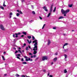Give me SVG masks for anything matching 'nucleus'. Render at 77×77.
<instances>
[{
  "mask_svg": "<svg viewBox=\"0 0 77 77\" xmlns=\"http://www.w3.org/2000/svg\"><path fill=\"white\" fill-rule=\"evenodd\" d=\"M49 75H50V74L49 73H48V76H49Z\"/></svg>",
  "mask_w": 77,
  "mask_h": 77,
  "instance_id": "nucleus-59",
  "label": "nucleus"
},
{
  "mask_svg": "<svg viewBox=\"0 0 77 77\" xmlns=\"http://www.w3.org/2000/svg\"><path fill=\"white\" fill-rule=\"evenodd\" d=\"M31 58H33V56H31Z\"/></svg>",
  "mask_w": 77,
  "mask_h": 77,
  "instance_id": "nucleus-55",
  "label": "nucleus"
},
{
  "mask_svg": "<svg viewBox=\"0 0 77 77\" xmlns=\"http://www.w3.org/2000/svg\"><path fill=\"white\" fill-rule=\"evenodd\" d=\"M32 20H31V21H30L29 22V23H32Z\"/></svg>",
  "mask_w": 77,
  "mask_h": 77,
  "instance_id": "nucleus-60",
  "label": "nucleus"
},
{
  "mask_svg": "<svg viewBox=\"0 0 77 77\" xmlns=\"http://www.w3.org/2000/svg\"><path fill=\"white\" fill-rule=\"evenodd\" d=\"M27 41H28V42L29 44H30L31 42H32V41L31 40H30V41H29V40H27Z\"/></svg>",
  "mask_w": 77,
  "mask_h": 77,
  "instance_id": "nucleus-8",
  "label": "nucleus"
},
{
  "mask_svg": "<svg viewBox=\"0 0 77 77\" xmlns=\"http://www.w3.org/2000/svg\"><path fill=\"white\" fill-rule=\"evenodd\" d=\"M34 57H36V55H34L33 56Z\"/></svg>",
  "mask_w": 77,
  "mask_h": 77,
  "instance_id": "nucleus-50",
  "label": "nucleus"
},
{
  "mask_svg": "<svg viewBox=\"0 0 77 77\" xmlns=\"http://www.w3.org/2000/svg\"><path fill=\"white\" fill-rule=\"evenodd\" d=\"M39 18L40 20H42V18L41 17V16H39Z\"/></svg>",
  "mask_w": 77,
  "mask_h": 77,
  "instance_id": "nucleus-37",
  "label": "nucleus"
},
{
  "mask_svg": "<svg viewBox=\"0 0 77 77\" xmlns=\"http://www.w3.org/2000/svg\"><path fill=\"white\" fill-rule=\"evenodd\" d=\"M28 47L29 49H32V48H31V47H30V45H28Z\"/></svg>",
  "mask_w": 77,
  "mask_h": 77,
  "instance_id": "nucleus-38",
  "label": "nucleus"
},
{
  "mask_svg": "<svg viewBox=\"0 0 77 77\" xmlns=\"http://www.w3.org/2000/svg\"><path fill=\"white\" fill-rule=\"evenodd\" d=\"M53 8H51L50 9V12H52L53 11Z\"/></svg>",
  "mask_w": 77,
  "mask_h": 77,
  "instance_id": "nucleus-34",
  "label": "nucleus"
},
{
  "mask_svg": "<svg viewBox=\"0 0 77 77\" xmlns=\"http://www.w3.org/2000/svg\"><path fill=\"white\" fill-rule=\"evenodd\" d=\"M29 55H30L31 56H32V54L31 53H29Z\"/></svg>",
  "mask_w": 77,
  "mask_h": 77,
  "instance_id": "nucleus-40",
  "label": "nucleus"
},
{
  "mask_svg": "<svg viewBox=\"0 0 77 77\" xmlns=\"http://www.w3.org/2000/svg\"><path fill=\"white\" fill-rule=\"evenodd\" d=\"M4 54H6V52H4Z\"/></svg>",
  "mask_w": 77,
  "mask_h": 77,
  "instance_id": "nucleus-57",
  "label": "nucleus"
},
{
  "mask_svg": "<svg viewBox=\"0 0 77 77\" xmlns=\"http://www.w3.org/2000/svg\"><path fill=\"white\" fill-rule=\"evenodd\" d=\"M21 36L23 37H24V35H22Z\"/></svg>",
  "mask_w": 77,
  "mask_h": 77,
  "instance_id": "nucleus-63",
  "label": "nucleus"
},
{
  "mask_svg": "<svg viewBox=\"0 0 77 77\" xmlns=\"http://www.w3.org/2000/svg\"><path fill=\"white\" fill-rule=\"evenodd\" d=\"M19 13H20V14H23V13L22 12H21V11H19Z\"/></svg>",
  "mask_w": 77,
  "mask_h": 77,
  "instance_id": "nucleus-26",
  "label": "nucleus"
},
{
  "mask_svg": "<svg viewBox=\"0 0 77 77\" xmlns=\"http://www.w3.org/2000/svg\"><path fill=\"white\" fill-rule=\"evenodd\" d=\"M45 59H47V57H43L42 58V60H45Z\"/></svg>",
  "mask_w": 77,
  "mask_h": 77,
  "instance_id": "nucleus-6",
  "label": "nucleus"
},
{
  "mask_svg": "<svg viewBox=\"0 0 77 77\" xmlns=\"http://www.w3.org/2000/svg\"><path fill=\"white\" fill-rule=\"evenodd\" d=\"M45 26V24H44L42 28V29H44V27Z\"/></svg>",
  "mask_w": 77,
  "mask_h": 77,
  "instance_id": "nucleus-31",
  "label": "nucleus"
},
{
  "mask_svg": "<svg viewBox=\"0 0 77 77\" xmlns=\"http://www.w3.org/2000/svg\"><path fill=\"white\" fill-rule=\"evenodd\" d=\"M12 17V15H10V18H11Z\"/></svg>",
  "mask_w": 77,
  "mask_h": 77,
  "instance_id": "nucleus-56",
  "label": "nucleus"
},
{
  "mask_svg": "<svg viewBox=\"0 0 77 77\" xmlns=\"http://www.w3.org/2000/svg\"><path fill=\"white\" fill-rule=\"evenodd\" d=\"M22 33H23V34L24 35H27V33H26V32H23Z\"/></svg>",
  "mask_w": 77,
  "mask_h": 77,
  "instance_id": "nucleus-13",
  "label": "nucleus"
},
{
  "mask_svg": "<svg viewBox=\"0 0 77 77\" xmlns=\"http://www.w3.org/2000/svg\"><path fill=\"white\" fill-rule=\"evenodd\" d=\"M3 6H4V7H6V5H5V4H3Z\"/></svg>",
  "mask_w": 77,
  "mask_h": 77,
  "instance_id": "nucleus-39",
  "label": "nucleus"
},
{
  "mask_svg": "<svg viewBox=\"0 0 77 77\" xmlns=\"http://www.w3.org/2000/svg\"><path fill=\"white\" fill-rule=\"evenodd\" d=\"M10 15H12V13H10Z\"/></svg>",
  "mask_w": 77,
  "mask_h": 77,
  "instance_id": "nucleus-41",
  "label": "nucleus"
},
{
  "mask_svg": "<svg viewBox=\"0 0 77 77\" xmlns=\"http://www.w3.org/2000/svg\"><path fill=\"white\" fill-rule=\"evenodd\" d=\"M23 64H27V63L26 62H23Z\"/></svg>",
  "mask_w": 77,
  "mask_h": 77,
  "instance_id": "nucleus-28",
  "label": "nucleus"
},
{
  "mask_svg": "<svg viewBox=\"0 0 77 77\" xmlns=\"http://www.w3.org/2000/svg\"><path fill=\"white\" fill-rule=\"evenodd\" d=\"M53 77V76H52V75H49V77Z\"/></svg>",
  "mask_w": 77,
  "mask_h": 77,
  "instance_id": "nucleus-53",
  "label": "nucleus"
},
{
  "mask_svg": "<svg viewBox=\"0 0 77 77\" xmlns=\"http://www.w3.org/2000/svg\"><path fill=\"white\" fill-rule=\"evenodd\" d=\"M38 40H35V41H33L32 43H35V44L34 45V47L33 50L34 52L33 54H36L37 53V50H38V42H37Z\"/></svg>",
  "mask_w": 77,
  "mask_h": 77,
  "instance_id": "nucleus-1",
  "label": "nucleus"
},
{
  "mask_svg": "<svg viewBox=\"0 0 77 77\" xmlns=\"http://www.w3.org/2000/svg\"><path fill=\"white\" fill-rule=\"evenodd\" d=\"M13 49H14V50H16V48H14Z\"/></svg>",
  "mask_w": 77,
  "mask_h": 77,
  "instance_id": "nucleus-62",
  "label": "nucleus"
},
{
  "mask_svg": "<svg viewBox=\"0 0 77 77\" xmlns=\"http://www.w3.org/2000/svg\"><path fill=\"white\" fill-rule=\"evenodd\" d=\"M68 6L69 7V8H71L72 6V5H68Z\"/></svg>",
  "mask_w": 77,
  "mask_h": 77,
  "instance_id": "nucleus-11",
  "label": "nucleus"
},
{
  "mask_svg": "<svg viewBox=\"0 0 77 77\" xmlns=\"http://www.w3.org/2000/svg\"><path fill=\"white\" fill-rule=\"evenodd\" d=\"M53 5H52L51 6V9H53Z\"/></svg>",
  "mask_w": 77,
  "mask_h": 77,
  "instance_id": "nucleus-35",
  "label": "nucleus"
},
{
  "mask_svg": "<svg viewBox=\"0 0 77 77\" xmlns=\"http://www.w3.org/2000/svg\"><path fill=\"white\" fill-rule=\"evenodd\" d=\"M21 77H25V75H21Z\"/></svg>",
  "mask_w": 77,
  "mask_h": 77,
  "instance_id": "nucleus-45",
  "label": "nucleus"
},
{
  "mask_svg": "<svg viewBox=\"0 0 77 77\" xmlns=\"http://www.w3.org/2000/svg\"><path fill=\"white\" fill-rule=\"evenodd\" d=\"M4 76H6V75H7V74H5L4 75Z\"/></svg>",
  "mask_w": 77,
  "mask_h": 77,
  "instance_id": "nucleus-52",
  "label": "nucleus"
},
{
  "mask_svg": "<svg viewBox=\"0 0 77 77\" xmlns=\"http://www.w3.org/2000/svg\"><path fill=\"white\" fill-rule=\"evenodd\" d=\"M18 53L17 51H16L15 52V53L16 54V53Z\"/></svg>",
  "mask_w": 77,
  "mask_h": 77,
  "instance_id": "nucleus-48",
  "label": "nucleus"
},
{
  "mask_svg": "<svg viewBox=\"0 0 77 77\" xmlns=\"http://www.w3.org/2000/svg\"><path fill=\"white\" fill-rule=\"evenodd\" d=\"M20 34H21V33L20 32H19L17 33H15V34H14L13 35V37L14 38H15V35H16L15 36V37H16V38H17L18 37V35H20Z\"/></svg>",
  "mask_w": 77,
  "mask_h": 77,
  "instance_id": "nucleus-3",
  "label": "nucleus"
},
{
  "mask_svg": "<svg viewBox=\"0 0 77 77\" xmlns=\"http://www.w3.org/2000/svg\"><path fill=\"white\" fill-rule=\"evenodd\" d=\"M68 45V43H66L64 45V46H66V45Z\"/></svg>",
  "mask_w": 77,
  "mask_h": 77,
  "instance_id": "nucleus-29",
  "label": "nucleus"
},
{
  "mask_svg": "<svg viewBox=\"0 0 77 77\" xmlns=\"http://www.w3.org/2000/svg\"><path fill=\"white\" fill-rule=\"evenodd\" d=\"M56 29V27H53V29Z\"/></svg>",
  "mask_w": 77,
  "mask_h": 77,
  "instance_id": "nucleus-49",
  "label": "nucleus"
},
{
  "mask_svg": "<svg viewBox=\"0 0 77 77\" xmlns=\"http://www.w3.org/2000/svg\"><path fill=\"white\" fill-rule=\"evenodd\" d=\"M20 16V14L19 13H17V17H19Z\"/></svg>",
  "mask_w": 77,
  "mask_h": 77,
  "instance_id": "nucleus-24",
  "label": "nucleus"
},
{
  "mask_svg": "<svg viewBox=\"0 0 77 77\" xmlns=\"http://www.w3.org/2000/svg\"><path fill=\"white\" fill-rule=\"evenodd\" d=\"M2 58L3 60H5V57L4 56H2Z\"/></svg>",
  "mask_w": 77,
  "mask_h": 77,
  "instance_id": "nucleus-21",
  "label": "nucleus"
},
{
  "mask_svg": "<svg viewBox=\"0 0 77 77\" xmlns=\"http://www.w3.org/2000/svg\"><path fill=\"white\" fill-rule=\"evenodd\" d=\"M64 73H66L67 72V71H66V69H65L64 71Z\"/></svg>",
  "mask_w": 77,
  "mask_h": 77,
  "instance_id": "nucleus-23",
  "label": "nucleus"
},
{
  "mask_svg": "<svg viewBox=\"0 0 77 77\" xmlns=\"http://www.w3.org/2000/svg\"><path fill=\"white\" fill-rule=\"evenodd\" d=\"M24 57L25 58V59H27V58H28V57H26V56H24Z\"/></svg>",
  "mask_w": 77,
  "mask_h": 77,
  "instance_id": "nucleus-30",
  "label": "nucleus"
},
{
  "mask_svg": "<svg viewBox=\"0 0 77 77\" xmlns=\"http://www.w3.org/2000/svg\"><path fill=\"white\" fill-rule=\"evenodd\" d=\"M64 17L63 16H61L59 18H58V20H60V19H62V18H63Z\"/></svg>",
  "mask_w": 77,
  "mask_h": 77,
  "instance_id": "nucleus-10",
  "label": "nucleus"
},
{
  "mask_svg": "<svg viewBox=\"0 0 77 77\" xmlns=\"http://www.w3.org/2000/svg\"><path fill=\"white\" fill-rule=\"evenodd\" d=\"M23 59H24L23 58H22V59H21V61H22V62L23 61V60H24Z\"/></svg>",
  "mask_w": 77,
  "mask_h": 77,
  "instance_id": "nucleus-46",
  "label": "nucleus"
},
{
  "mask_svg": "<svg viewBox=\"0 0 77 77\" xmlns=\"http://www.w3.org/2000/svg\"><path fill=\"white\" fill-rule=\"evenodd\" d=\"M51 43V42H50V40H48V45H49L50 44V43Z\"/></svg>",
  "mask_w": 77,
  "mask_h": 77,
  "instance_id": "nucleus-7",
  "label": "nucleus"
},
{
  "mask_svg": "<svg viewBox=\"0 0 77 77\" xmlns=\"http://www.w3.org/2000/svg\"><path fill=\"white\" fill-rule=\"evenodd\" d=\"M32 13L33 15L35 14V12L34 11H32Z\"/></svg>",
  "mask_w": 77,
  "mask_h": 77,
  "instance_id": "nucleus-19",
  "label": "nucleus"
},
{
  "mask_svg": "<svg viewBox=\"0 0 77 77\" xmlns=\"http://www.w3.org/2000/svg\"><path fill=\"white\" fill-rule=\"evenodd\" d=\"M43 72H45V71H46V70L45 69L43 70Z\"/></svg>",
  "mask_w": 77,
  "mask_h": 77,
  "instance_id": "nucleus-54",
  "label": "nucleus"
},
{
  "mask_svg": "<svg viewBox=\"0 0 77 77\" xmlns=\"http://www.w3.org/2000/svg\"><path fill=\"white\" fill-rule=\"evenodd\" d=\"M50 15H51V13H49L47 17H49L50 16Z\"/></svg>",
  "mask_w": 77,
  "mask_h": 77,
  "instance_id": "nucleus-15",
  "label": "nucleus"
},
{
  "mask_svg": "<svg viewBox=\"0 0 77 77\" xmlns=\"http://www.w3.org/2000/svg\"><path fill=\"white\" fill-rule=\"evenodd\" d=\"M56 7H55L54 10L53 11V12H54L56 11Z\"/></svg>",
  "mask_w": 77,
  "mask_h": 77,
  "instance_id": "nucleus-22",
  "label": "nucleus"
},
{
  "mask_svg": "<svg viewBox=\"0 0 77 77\" xmlns=\"http://www.w3.org/2000/svg\"><path fill=\"white\" fill-rule=\"evenodd\" d=\"M55 55H57V52H56L55 54Z\"/></svg>",
  "mask_w": 77,
  "mask_h": 77,
  "instance_id": "nucleus-44",
  "label": "nucleus"
},
{
  "mask_svg": "<svg viewBox=\"0 0 77 77\" xmlns=\"http://www.w3.org/2000/svg\"><path fill=\"white\" fill-rule=\"evenodd\" d=\"M64 56L65 57V59H66L67 57V56L66 55H64Z\"/></svg>",
  "mask_w": 77,
  "mask_h": 77,
  "instance_id": "nucleus-25",
  "label": "nucleus"
},
{
  "mask_svg": "<svg viewBox=\"0 0 77 77\" xmlns=\"http://www.w3.org/2000/svg\"><path fill=\"white\" fill-rule=\"evenodd\" d=\"M25 60L26 61H28V60H30V58H29L28 60L27 59H26Z\"/></svg>",
  "mask_w": 77,
  "mask_h": 77,
  "instance_id": "nucleus-17",
  "label": "nucleus"
},
{
  "mask_svg": "<svg viewBox=\"0 0 77 77\" xmlns=\"http://www.w3.org/2000/svg\"><path fill=\"white\" fill-rule=\"evenodd\" d=\"M25 50L27 51L29 50V47H26V48L25 49Z\"/></svg>",
  "mask_w": 77,
  "mask_h": 77,
  "instance_id": "nucleus-16",
  "label": "nucleus"
},
{
  "mask_svg": "<svg viewBox=\"0 0 77 77\" xmlns=\"http://www.w3.org/2000/svg\"><path fill=\"white\" fill-rule=\"evenodd\" d=\"M0 8H1V9H3V10H4V7L2 6H0Z\"/></svg>",
  "mask_w": 77,
  "mask_h": 77,
  "instance_id": "nucleus-20",
  "label": "nucleus"
},
{
  "mask_svg": "<svg viewBox=\"0 0 77 77\" xmlns=\"http://www.w3.org/2000/svg\"><path fill=\"white\" fill-rule=\"evenodd\" d=\"M17 59H20V57H17Z\"/></svg>",
  "mask_w": 77,
  "mask_h": 77,
  "instance_id": "nucleus-43",
  "label": "nucleus"
},
{
  "mask_svg": "<svg viewBox=\"0 0 77 77\" xmlns=\"http://www.w3.org/2000/svg\"><path fill=\"white\" fill-rule=\"evenodd\" d=\"M32 40H35V37H34L33 36H32Z\"/></svg>",
  "mask_w": 77,
  "mask_h": 77,
  "instance_id": "nucleus-27",
  "label": "nucleus"
},
{
  "mask_svg": "<svg viewBox=\"0 0 77 77\" xmlns=\"http://www.w3.org/2000/svg\"><path fill=\"white\" fill-rule=\"evenodd\" d=\"M22 3H23V2H24V1H25V0H21Z\"/></svg>",
  "mask_w": 77,
  "mask_h": 77,
  "instance_id": "nucleus-42",
  "label": "nucleus"
},
{
  "mask_svg": "<svg viewBox=\"0 0 77 77\" xmlns=\"http://www.w3.org/2000/svg\"><path fill=\"white\" fill-rule=\"evenodd\" d=\"M16 56H20V54H18L16 55Z\"/></svg>",
  "mask_w": 77,
  "mask_h": 77,
  "instance_id": "nucleus-47",
  "label": "nucleus"
},
{
  "mask_svg": "<svg viewBox=\"0 0 77 77\" xmlns=\"http://www.w3.org/2000/svg\"><path fill=\"white\" fill-rule=\"evenodd\" d=\"M62 14H64V17H66V13H63Z\"/></svg>",
  "mask_w": 77,
  "mask_h": 77,
  "instance_id": "nucleus-32",
  "label": "nucleus"
},
{
  "mask_svg": "<svg viewBox=\"0 0 77 77\" xmlns=\"http://www.w3.org/2000/svg\"><path fill=\"white\" fill-rule=\"evenodd\" d=\"M43 9L45 10L46 12H48V10H47V8L46 6H44L43 7Z\"/></svg>",
  "mask_w": 77,
  "mask_h": 77,
  "instance_id": "nucleus-5",
  "label": "nucleus"
},
{
  "mask_svg": "<svg viewBox=\"0 0 77 77\" xmlns=\"http://www.w3.org/2000/svg\"><path fill=\"white\" fill-rule=\"evenodd\" d=\"M30 61H32V59H30Z\"/></svg>",
  "mask_w": 77,
  "mask_h": 77,
  "instance_id": "nucleus-64",
  "label": "nucleus"
},
{
  "mask_svg": "<svg viewBox=\"0 0 77 77\" xmlns=\"http://www.w3.org/2000/svg\"><path fill=\"white\" fill-rule=\"evenodd\" d=\"M68 51V49H65L64 51V52H66Z\"/></svg>",
  "mask_w": 77,
  "mask_h": 77,
  "instance_id": "nucleus-33",
  "label": "nucleus"
},
{
  "mask_svg": "<svg viewBox=\"0 0 77 77\" xmlns=\"http://www.w3.org/2000/svg\"><path fill=\"white\" fill-rule=\"evenodd\" d=\"M17 11L18 12H19L20 11H19V10H17Z\"/></svg>",
  "mask_w": 77,
  "mask_h": 77,
  "instance_id": "nucleus-58",
  "label": "nucleus"
},
{
  "mask_svg": "<svg viewBox=\"0 0 77 77\" xmlns=\"http://www.w3.org/2000/svg\"><path fill=\"white\" fill-rule=\"evenodd\" d=\"M27 38L28 39H31V38H32V36H28Z\"/></svg>",
  "mask_w": 77,
  "mask_h": 77,
  "instance_id": "nucleus-9",
  "label": "nucleus"
},
{
  "mask_svg": "<svg viewBox=\"0 0 77 77\" xmlns=\"http://www.w3.org/2000/svg\"><path fill=\"white\" fill-rule=\"evenodd\" d=\"M53 63H54L53 62H52L51 63V65H53Z\"/></svg>",
  "mask_w": 77,
  "mask_h": 77,
  "instance_id": "nucleus-61",
  "label": "nucleus"
},
{
  "mask_svg": "<svg viewBox=\"0 0 77 77\" xmlns=\"http://www.w3.org/2000/svg\"><path fill=\"white\" fill-rule=\"evenodd\" d=\"M57 57H55V58L54 59V61L55 62H56V60H57Z\"/></svg>",
  "mask_w": 77,
  "mask_h": 77,
  "instance_id": "nucleus-12",
  "label": "nucleus"
},
{
  "mask_svg": "<svg viewBox=\"0 0 77 77\" xmlns=\"http://www.w3.org/2000/svg\"><path fill=\"white\" fill-rule=\"evenodd\" d=\"M23 45L24 46H26V43H24Z\"/></svg>",
  "mask_w": 77,
  "mask_h": 77,
  "instance_id": "nucleus-51",
  "label": "nucleus"
},
{
  "mask_svg": "<svg viewBox=\"0 0 77 77\" xmlns=\"http://www.w3.org/2000/svg\"><path fill=\"white\" fill-rule=\"evenodd\" d=\"M0 28L2 30H5V28L3 27V25H0Z\"/></svg>",
  "mask_w": 77,
  "mask_h": 77,
  "instance_id": "nucleus-4",
  "label": "nucleus"
},
{
  "mask_svg": "<svg viewBox=\"0 0 77 77\" xmlns=\"http://www.w3.org/2000/svg\"><path fill=\"white\" fill-rule=\"evenodd\" d=\"M16 77H20V75H18V74H16Z\"/></svg>",
  "mask_w": 77,
  "mask_h": 77,
  "instance_id": "nucleus-18",
  "label": "nucleus"
},
{
  "mask_svg": "<svg viewBox=\"0 0 77 77\" xmlns=\"http://www.w3.org/2000/svg\"><path fill=\"white\" fill-rule=\"evenodd\" d=\"M61 12L62 14H66L68 12H69V10L68 9L66 10V11H65L63 9H61Z\"/></svg>",
  "mask_w": 77,
  "mask_h": 77,
  "instance_id": "nucleus-2",
  "label": "nucleus"
},
{
  "mask_svg": "<svg viewBox=\"0 0 77 77\" xmlns=\"http://www.w3.org/2000/svg\"><path fill=\"white\" fill-rule=\"evenodd\" d=\"M18 52L20 53H22L21 52V51L19 49L18 50Z\"/></svg>",
  "mask_w": 77,
  "mask_h": 77,
  "instance_id": "nucleus-36",
  "label": "nucleus"
},
{
  "mask_svg": "<svg viewBox=\"0 0 77 77\" xmlns=\"http://www.w3.org/2000/svg\"><path fill=\"white\" fill-rule=\"evenodd\" d=\"M35 32H36V33H38V32H39V31H40V30L37 31V30H35Z\"/></svg>",
  "mask_w": 77,
  "mask_h": 77,
  "instance_id": "nucleus-14",
  "label": "nucleus"
}]
</instances>
